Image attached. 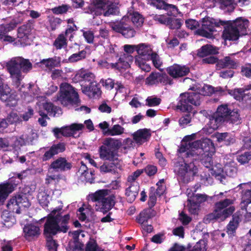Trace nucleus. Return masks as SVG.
I'll list each match as a JSON object with an SVG mask.
<instances>
[{"instance_id":"1","label":"nucleus","mask_w":251,"mask_h":251,"mask_svg":"<svg viewBox=\"0 0 251 251\" xmlns=\"http://www.w3.org/2000/svg\"><path fill=\"white\" fill-rule=\"evenodd\" d=\"M201 142V140H197L192 143L191 149L185 153L183 163L178 166L176 173L178 179L183 183H188L193 180L197 173L198 168L193 162H191L192 156L189 155V153L200 149Z\"/></svg>"},{"instance_id":"2","label":"nucleus","mask_w":251,"mask_h":251,"mask_svg":"<svg viewBox=\"0 0 251 251\" xmlns=\"http://www.w3.org/2000/svg\"><path fill=\"white\" fill-rule=\"evenodd\" d=\"M6 67L12 82L18 88L20 87L24 77L22 73L27 74L32 69V64L28 59L22 57H15L11 58L6 64Z\"/></svg>"},{"instance_id":"3","label":"nucleus","mask_w":251,"mask_h":251,"mask_svg":"<svg viewBox=\"0 0 251 251\" xmlns=\"http://www.w3.org/2000/svg\"><path fill=\"white\" fill-rule=\"evenodd\" d=\"M3 23L0 24V50L8 44L15 43L16 38L8 34L23 21V16L15 15L13 18L7 17L2 19Z\"/></svg>"},{"instance_id":"4","label":"nucleus","mask_w":251,"mask_h":251,"mask_svg":"<svg viewBox=\"0 0 251 251\" xmlns=\"http://www.w3.org/2000/svg\"><path fill=\"white\" fill-rule=\"evenodd\" d=\"M109 192V190L101 189L89 195L91 200L96 202V211L105 214L115 205V197L113 194L110 195Z\"/></svg>"},{"instance_id":"5","label":"nucleus","mask_w":251,"mask_h":251,"mask_svg":"<svg viewBox=\"0 0 251 251\" xmlns=\"http://www.w3.org/2000/svg\"><path fill=\"white\" fill-rule=\"evenodd\" d=\"M70 215H64L61 221L55 220L53 217L47 218L44 225L43 234L45 237H53L59 233H66L69 229L68 226Z\"/></svg>"},{"instance_id":"6","label":"nucleus","mask_w":251,"mask_h":251,"mask_svg":"<svg viewBox=\"0 0 251 251\" xmlns=\"http://www.w3.org/2000/svg\"><path fill=\"white\" fill-rule=\"evenodd\" d=\"M57 100L64 106L71 105L77 107L80 103L77 92L71 85L67 83L61 85Z\"/></svg>"},{"instance_id":"7","label":"nucleus","mask_w":251,"mask_h":251,"mask_svg":"<svg viewBox=\"0 0 251 251\" xmlns=\"http://www.w3.org/2000/svg\"><path fill=\"white\" fill-rule=\"evenodd\" d=\"M201 22V26L198 29V34L207 38H211L213 37V32L217 31L216 27H220L225 25V21L218 20L209 17L202 18Z\"/></svg>"},{"instance_id":"8","label":"nucleus","mask_w":251,"mask_h":251,"mask_svg":"<svg viewBox=\"0 0 251 251\" xmlns=\"http://www.w3.org/2000/svg\"><path fill=\"white\" fill-rule=\"evenodd\" d=\"M101 68L118 71L120 72L126 68L125 57L104 54V58L98 62Z\"/></svg>"},{"instance_id":"9","label":"nucleus","mask_w":251,"mask_h":251,"mask_svg":"<svg viewBox=\"0 0 251 251\" xmlns=\"http://www.w3.org/2000/svg\"><path fill=\"white\" fill-rule=\"evenodd\" d=\"M234 202L232 199H225L215 203V213L218 214L220 220L224 221L232 215L235 210V206L232 205Z\"/></svg>"},{"instance_id":"10","label":"nucleus","mask_w":251,"mask_h":251,"mask_svg":"<svg viewBox=\"0 0 251 251\" xmlns=\"http://www.w3.org/2000/svg\"><path fill=\"white\" fill-rule=\"evenodd\" d=\"M30 203L25 194H20L13 196L7 204V207L10 210L19 214L22 208H27Z\"/></svg>"},{"instance_id":"11","label":"nucleus","mask_w":251,"mask_h":251,"mask_svg":"<svg viewBox=\"0 0 251 251\" xmlns=\"http://www.w3.org/2000/svg\"><path fill=\"white\" fill-rule=\"evenodd\" d=\"M230 111L227 104H221L218 107L216 111L209 117L210 123L214 124L216 126L213 127V128H217L227 120Z\"/></svg>"},{"instance_id":"12","label":"nucleus","mask_w":251,"mask_h":251,"mask_svg":"<svg viewBox=\"0 0 251 251\" xmlns=\"http://www.w3.org/2000/svg\"><path fill=\"white\" fill-rule=\"evenodd\" d=\"M93 2L97 8L102 10L103 15L105 17L116 15L119 12L118 3L114 2L113 0H93Z\"/></svg>"},{"instance_id":"13","label":"nucleus","mask_w":251,"mask_h":251,"mask_svg":"<svg viewBox=\"0 0 251 251\" xmlns=\"http://www.w3.org/2000/svg\"><path fill=\"white\" fill-rule=\"evenodd\" d=\"M84 127L82 124L74 123L69 126H64L61 128L55 127L52 131L57 139L61 138L60 134L65 137H74L76 131L82 130Z\"/></svg>"},{"instance_id":"14","label":"nucleus","mask_w":251,"mask_h":251,"mask_svg":"<svg viewBox=\"0 0 251 251\" xmlns=\"http://www.w3.org/2000/svg\"><path fill=\"white\" fill-rule=\"evenodd\" d=\"M44 149L45 151L42 159L43 161H47L52 158L55 155L64 152L66 149V145L64 142H59L53 144L50 147H45Z\"/></svg>"},{"instance_id":"15","label":"nucleus","mask_w":251,"mask_h":251,"mask_svg":"<svg viewBox=\"0 0 251 251\" xmlns=\"http://www.w3.org/2000/svg\"><path fill=\"white\" fill-rule=\"evenodd\" d=\"M166 0H148V3L156 9L164 10L167 11L169 16L176 17L178 13L177 7L171 4H168L166 2Z\"/></svg>"},{"instance_id":"16","label":"nucleus","mask_w":251,"mask_h":251,"mask_svg":"<svg viewBox=\"0 0 251 251\" xmlns=\"http://www.w3.org/2000/svg\"><path fill=\"white\" fill-rule=\"evenodd\" d=\"M168 74L174 79L187 75L190 72V68L186 65L174 64L166 69Z\"/></svg>"},{"instance_id":"17","label":"nucleus","mask_w":251,"mask_h":251,"mask_svg":"<svg viewBox=\"0 0 251 251\" xmlns=\"http://www.w3.org/2000/svg\"><path fill=\"white\" fill-rule=\"evenodd\" d=\"M231 21H225L226 26L223 31L222 37L225 41H236L239 39L240 34L239 32L230 24Z\"/></svg>"},{"instance_id":"18","label":"nucleus","mask_w":251,"mask_h":251,"mask_svg":"<svg viewBox=\"0 0 251 251\" xmlns=\"http://www.w3.org/2000/svg\"><path fill=\"white\" fill-rule=\"evenodd\" d=\"M72 167V163L68 162L65 157H59L50 163L49 168L55 172H62L70 171Z\"/></svg>"},{"instance_id":"19","label":"nucleus","mask_w":251,"mask_h":251,"mask_svg":"<svg viewBox=\"0 0 251 251\" xmlns=\"http://www.w3.org/2000/svg\"><path fill=\"white\" fill-rule=\"evenodd\" d=\"M230 24L239 32L241 37L248 34L247 29L249 26V21L243 17H240L235 20L231 21Z\"/></svg>"},{"instance_id":"20","label":"nucleus","mask_w":251,"mask_h":251,"mask_svg":"<svg viewBox=\"0 0 251 251\" xmlns=\"http://www.w3.org/2000/svg\"><path fill=\"white\" fill-rule=\"evenodd\" d=\"M213 154V153L203 152L202 153H198V156H196V155H194V154L192 155V153L190 152L189 153V155L192 156L191 162L194 163V161H200L205 167L210 168L212 167L213 164L212 157Z\"/></svg>"},{"instance_id":"21","label":"nucleus","mask_w":251,"mask_h":251,"mask_svg":"<svg viewBox=\"0 0 251 251\" xmlns=\"http://www.w3.org/2000/svg\"><path fill=\"white\" fill-rule=\"evenodd\" d=\"M16 185L9 182L0 183V206L3 205L10 194L13 192Z\"/></svg>"},{"instance_id":"22","label":"nucleus","mask_w":251,"mask_h":251,"mask_svg":"<svg viewBox=\"0 0 251 251\" xmlns=\"http://www.w3.org/2000/svg\"><path fill=\"white\" fill-rule=\"evenodd\" d=\"M151 135V130L148 128L139 129L132 134L133 139L140 145L149 141Z\"/></svg>"},{"instance_id":"23","label":"nucleus","mask_w":251,"mask_h":251,"mask_svg":"<svg viewBox=\"0 0 251 251\" xmlns=\"http://www.w3.org/2000/svg\"><path fill=\"white\" fill-rule=\"evenodd\" d=\"M215 151V148L214 144L211 140L208 138H205L201 140V148L198 150L194 151H191V153L193 155L198 156V153H213Z\"/></svg>"},{"instance_id":"24","label":"nucleus","mask_w":251,"mask_h":251,"mask_svg":"<svg viewBox=\"0 0 251 251\" xmlns=\"http://www.w3.org/2000/svg\"><path fill=\"white\" fill-rule=\"evenodd\" d=\"M81 86L82 92L90 97L94 98L101 95V91L99 87V84L96 81L88 85L82 84Z\"/></svg>"},{"instance_id":"25","label":"nucleus","mask_w":251,"mask_h":251,"mask_svg":"<svg viewBox=\"0 0 251 251\" xmlns=\"http://www.w3.org/2000/svg\"><path fill=\"white\" fill-rule=\"evenodd\" d=\"M249 89V86H247L245 88H236L233 90H228V93L237 100H249L250 93H246L245 92Z\"/></svg>"},{"instance_id":"26","label":"nucleus","mask_w":251,"mask_h":251,"mask_svg":"<svg viewBox=\"0 0 251 251\" xmlns=\"http://www.w3.org/2000/svg\"><path fill=\"white\" fill-rule=\"evenodd\" d=\"M176 108L183 112L190 113L192 111L193 107L189 102L185 93L180 94Z\"/></svg>"},{"instance_id":"27","label":"nucleus","mask_w":251,"mask_h":251,"mask_svg":"<svg viewBox=\"0 0 251 251\" xmlns=\"http://www.w3.org/2000/svg\"><path fill=\"white\" fill-rule=\"evenodd\" d=\"M99 151L100 157L102 160H113L118 158L117 152L114 151L103 144L100 147Z\"/></svg>"},{"instance_id":"28","label":"nucleus","mask_w":251,"mask_h":251,"mask_svg":"<svg viewBox=\"0 0 251 251\" xmlns=\"http://www.w3.org/2000/svg\"><path fill=\"white\" fill-rule=\"evenodd\" d=\"M126 186H128L126 188V201L132 203L138 194L139 186L136 182L130 183V185L126 184Z\"/></svg>"},{"instance_id":"29","label":"nucleus","mask_w":251,"mask_h":251,"mask_svg":"<svg viewBox=\"0 0 251 251\" xmlns=\"http://www.w3.org/2000/svg\"><path fill=\"white\" fill-rule=\"evenodd\" d=\"M100 167V172L109 173L116 172V169L119 167V160L118 158L113 160H107Z\"/></svg>"},{"instance_id":"30","label":"nucleus","mask_w":251,"mask_h":251,"mask_svg":"<svg viewBox=\"0 0 251 251\" xmlns=\"http://www.w3.org/2000/svg\"><path fill=\"white\" fill-rule=\"evenodd\" d=\"M155 215V211L149 207L143 210L137 217L136 220L139 224H143L147 222L148 220L153 218Z\"/></svg>"},{"instance_id":"31","label":"nucleus","mask_w":251,"mask_h":251,"mask_svg":"<svg viewBox=\"0 0 251 251\" xmlns=\"http://www.w3.org/2000/svg\"><path fill=\"white\" fill-rule=\"evenodd\" d=\"M25 236L27 240H30L35 237H38L40 232L39 226L32 224L25 226L23 229Z\"/></svg>"},{"instance_id":"32","label":"nucleus","mask_w":251,"mask_h":251,"mask_svg":"<svg viewBox=\"0 0 251 251\" xmlns=\"http://www.w3.org/2000/svg\"><path fill=\"white\" fill-rule=\"evenodd\" d=\"M61 59L60 57L54 56L53 57L43 59L41 60L40 63L44 65L48 69L52 70L53 68L61 66Z\"/></svg>"},{"instance_id":"33","label":"nucleus","mask_w":251,"mask_h":251,"mask_svg":"<svg viewBox=\"0 0 251 251\" xmlns=\"http://www.w3.org/2000/svg\"><path fill=\"white\" fill-rule=\"evenodd\" d=\"M137 52L138 54L135 58H140L143 59L149 60V57L153 53L150 46H146L143 44L138 45Z\"/></svg>"},{"instance_id":"34","label":"nucleus","mask_w":251,"mask_h":251,"mask_svg":"<svg viewBox=\"0 0 251 251\" xmlns=\"http://www.w3.org/2000/svg\"><path fill=\"white\" fill-rule=\"evenodd\" d=\"M218 53L216 47L209 44L202 46L198 50L197 55L200 57H204L211 54H216Z\"/></svg>"},{"instance_id":"35","label":"nucleus","mask_w":251,"mask_h":251,"mask_svg":"<svg viewBox=\"0 0 251 251\" xmlns=\"http://www.w3.org/2000/svg\"><path fill=\"white\" fill-rule=\"evenodd\" d=\"M104 54L115 55L117 57L122 56L126 58V45L119 47L117 45H110L109 51Z\"/></svg>"},{"instance_id":"36","label":"nucleus","mask_w":251,"mask_h":251,"mask_svg":"<svg viewBox=\"0 0 251 251\" xmlns=\"http://www.w3.org/2000/svg\"><path fill=\"white\" fill-rule=\"evenodd\" d=\"M218 66L221 68H227L230 69H235L237 67L235 60L229 56H226L223 59L219 60L218 62Z\"/></svg>"},{"instance_id":"37","label":"nucleus","mask_w":251,"mask_h":251,"mask_svg":"<svg viewBox=\"0 0 251 251\" xmlns=\"http://www.w3.org/2000/svg\"><path fill=\"white\" fill-rule=\"evenodd\" d=\"M215 137L219 143L224 142L226 146L233 144L235 142V138L227 132L217 133Z\"/></svg>"},{"instance_id":"38","label":"nucleus","mask_w":251,"mask_h":251,"mask_svg":"<svg viewBox=\"0 0 251 251\" xmlns=\"http://www.w3.org/2000/svg\"><path fill=\"white\" fill-rule=\"evenodd\" d=\"M79 79V81L84 84L85 82H88L89 84H92L95 82V76L94 74L91 72H88L85 71H80L76 75Z\"/></svg>"},{"instance_id":"39","label":"nucleus","mask_w":251,"mask_h":251,"mask_svg":"<svg viewBox=\"0 0 251 251\" xmlns=\"http://www.w3.org/2000/svg\"><path fill=\"white\" fill-rule=\"evenodd\" d=\"M103 144L114 151H117L122 146V142L121 139H115L113 138H106L103 141Z\"/></svg>"},{"instance_id":"40","label":"nucleus","mask_w":251,"mask_h":251,"mask_svg":"<svg viewBox=\"0 0 251 251\" xmlns=\"http://www.w3.org/2000/svg\"><path fill=\"white\" fill-rule=\"evenodd\" d=\"M11 89L7 84H4L3 79L0 76V99L7 101L10 96Z\"/></svg>"},{"instance_id":"41","label":"nucleus","mask_w":251,"mask_h":251,"mask_svg":"<svg viewBox=\"0 0 251 251\" xmlns=\"http://www.w3.org/2000/svg\"><path fill=\"white\" fill-rule=\"evenodd\" d=\"M126 18L130 19L137 27L141 26L144 20L143 16L137 12H133L132 13L128 12L126 13Z\"/></svg>"},{"instance_id":"42","label":"nucleus","mask_w":251,"mask_h":251,"mask_svg":"<svg viewBox=\"0 0 251 251\" xmlns=\"http://www.w3.org/2000/svg\"><path fill=\"white\" fill-rule=\"evenodd\" d=\"M84 251H104V250L98 246L95 239L90 238L86 244Z\"/></svg>"},{"instance_id":"43","label":"nucleus","mask_w":251,"mask_h":251,"mask_svg":"<svg viewBox=\"0 0 251 251\" xmlns=\"http://www.w3.org/2000/svg\"><path fill=\"white\" fill-rule=\"evenodd\" d=\"M188 99L191 104L195 106L200 105L201 104V94L198 92H186Z\"/></svg>"},{"instance_id":"44","label":"nucleus","mask_w":251,"mask_h":251,"mask_svg":"<svg viewBox=\"0 0 251 251\" xmlns=\"http://www.w3.org/2000/svg\"><path fill=\"white\" fill-rule=\"evenodd\" d=\"M86 54L87 52L85 50L79 51L77 53H73L68 58V62L73 63L84 59L86 57Z\"/></svg>"},{"instance_id":"45","label":"nucleus","mask_w":251,"mask_h":251,"mask_svg":"<svg viewBox=\"0 0 251 251\" xmlns=\"http://www.w3.org/2000/svg\"><path fill=\"white\" fill-rule=\"evenodd\" d=\"M239 217L238 216L233 215L232 219L231 220L227 226V232L228 234H233L235 232L236 229L238 227L239 224Z\"/></svg>"},{"instance_id":"46","label":"nucleus","mask_w":251,"mask_h":251,"mask_svg":"<svg viewBox=\"0 0 251 251\" xmlns=\"http://www.w3.org/2000/svg\"><path fill=\"white\" fill-rule=\"evenodd\" d=\"M28 140L26 137V135L23 134L20 137H16L12 147L15 150L20 149V148L25 145L26 142H28Z\"/></svg>"},{"instance_id":"47","label":"nucleus","mask_w":251,"mask_h":251,"mask_svg":"<svg viewBox=\"0 0 251 251\" xmlns=\"http://www.w3.org/2000/svg\"><path fill=\"white\" fill-rule=\"evenodd\" d=\"M161 73L153 72L146 79V83L148 85L158 84L159 83V79Z\"/></svg>"},{"instance_id":"48","label":"nucleus","mask_w":251,"mask_h":251,"mask_svg":"<svg viewBox=\"0 0 251 251\" xmlns=\"http://www.w3.org/2000/svg\"><path fill=\"white\" fill-rule=\"evenodd\" d=\"M53 46L57 50H60L67 46V39L63 33L60 34L53 43Z\"/></svg>"},{"instance_id":"49","label":"nucleus","mask_w":251,"mask_h":251,"mask_svg":"<svg viewBox=\"0 0 251 251\" xmlns=\"http://www.w3.org/2000/svg\"><path fill=\"white\" fill-rule=\"evenodd\" d=\"M125 17L126 16L123 17L122 21L114 23L111 26L113 30H114L116 32L122 34L124 36H125V35L126 25L123 20L124 18H125Z\"/></svg>"},{"instance_id":"50","label":"nucleus","mask_w":251,"mask_h":251,"mask_svg":"<svg viewBox=\"0 0 251 251\" xmlns=\"http://www.w3.org/2000/svg\"><path fill=\"white\" fill-rule=\"evenodd\" d=\"M31 25L30 24L23 25L18 29V37L23 38L24 36L27 37L31 31Z\"/></svg>"},{"instance_id":"51","label":"nucleus","mask_w":251,"mask_h":251,"mask_svg":"<svg viewBox=\"0 0 251 251\" xmlns=\"http://www.w3.org/2000/svg\"><path fill=\"white\" fill-rule=\"evenodd\" d=\"M169 22H168L167 26H168L169 28L177 29L180 28L182 24L181 19L169 17Z\"/></svg>"},{"instance_id":"52","label":"nucleus","mask_w":251,"mask_h":251,"mask_svg":"<svg viewBox=\"0 0 251 251\" xmlns=\"http://www.w3.org/2000/svg\"><path fill=\"white\" fill-rule=\"evenodd\" d=\"M124 128L119 125H115L113 126L112 128L108 129L105 131V133L107 135L114 136L119 135L122 134L124 132Z\"/></svg>"},{"instance_id":"53","label":"nucleus","mask_w":251,"mask_h":251,"mask_svg":"<svg viewBox=\"0 0 251 251\" xmlns=\"http://www.w3.org/2000/svg\"><path fill=\"white\" fill-rule=\"evenodd\" d=\"M237 160L241 164H245L249 163L251 159V152L246 151L244 153L239 154L236 156Z\"/></svg>"},{"instance_id":"54","label":"nucleus","mask_w":251,"mask_h":251,"mask_svg":"<svg viewBox=\"0 0 251 251\" xmlns=\"http://www.w3.org/2000/svg\"><path fill=\"white\" fill-rule=\"evenodd\" d=\"M62 209L61 207H56L55 209H53L51 211V212L47 215V218H51L53 217L55 220H59L61 221L63 219V218L64 217L62 215Z\"/></svg>"},{"instance_id":"55","label":"nucleus","mask_w":251,"mask_h":251,"mask_svg":"<svg viewBox=\"0 0 251 251\" xmlns=\"http://www.w3.org/2000/svg\"><path fill=\"white\" fill-rule=\"evenodd\" d=\"M227 120L233 124H238L241 120L239 110L238 109H234L230 111V114L227 118Z\"/></svg>"},{"instance_id":"56","label":"nucleus","mask_w":251,"mask_h":251,"mask_svg":"<svg viewBox=\"0 0 251 251\" xmlns=\"http://www.w3.org/2000/svg\"><path fill=\"white\" fill-rule=\"evenodd\" d=\"M148 60L143 59L140 58H135V64L137 65L142 70L148 72L151 70V67L150 65L146 63V61Z\"/></svg>"},{"instance_id":"57","label":"nucleus","mask_w":251,"mask_h":251,"mask_svg":"<svg viewBox=\"0 0 251 251\" xmlns=\"http://www.w3.org/2000/svg\"><path fill=\"white\" fill-rule=\"evenodd\" d=\"M207 197L206 195L198 194L191 196L190 199L188 200V201H195L200 205L201 203L207 200Z\"/></svg>"},{"instance_id":"58","label":"nucleus","mask_w":251,"mask_h":251,"mask_svg":"<svg viewBox=\"0 0 251 251\" xmlns=\"http://www.w3.org/2000/svg\"><path fill=\"white\" fill-rule=\"evenodd\" d=\"M156 196L155 193V188L151 187L149 193V199L148 202L149 207L152 208L154 206L156 202Z\"/></svg>"},{"instance_id":"59","label":"nucleus","mask_w":251,"mask_h":251,"mask_svg":"<svg viewBox=\"0 0 251 251\" xmlns=\"http://www.w3.org/2000/svg\"><path fill=\"white\" fill-rule=\"evenodd\" d=\"M251 202V189H247L244 191L242 192V201L241 202V204H247L246 206H247L248 204Z\"/></svg>"},{"instance_id":"60","label":"nucleus","mask_w":251,"mask_h":251,"mask_svg":"<svg viewBox=\"0 0 251 251\" xmlns=\"http://www.w3.org/2000/svg\"><path fill=\"white\" fill-rule=\"evenodd\" d=\"M46 238V246L49 251H57L58 245L55 240L53 239V237H45Z\"/></svg>"},{"instance_id":"61","label":"nucleus","mask_w":251,"mask_h":251,"mask_svg":"<svg viewBox=\"0 0 251 251\" xmlns=\"http://www.w3.org/2000/svg\"><path fill=\"white\" fill-rule=\"evenodd\" d=\"M6 120L10 125L19 123L21 121L18 114L14 112H11L8 115Z\"/></svg>"},{"instance_id":"62","label":"nucleus","mask_w":251,"mask_h":251,"mask_svg":"<svg viewBox=\"0 0 251 251\" xmlns=\"http://www.w3.org/2000/svg\"><path fill=\"white\" fill-rule=\"evenodd\" d=\"M69 6L66 4H62L51 9V12L56 15L62 14L67 13L68 11Z\"/></svg>"},{"instance_id":"63","label":"nucleus","mask_w":251,"mask_h":251,"mask_svg":"<svg viewBox=\"0 0 251 251\" xmlns=\"http://www.w3.org/2000/svg\"><path fill=\"white\" fill-rule=\"evenodd\" d=\"M169 17L165 15H155L153 16V19L157 23L167 26Z\"/></svg>"},{"instance_id":"64","label":"nucleus","mask_w":251,"mask_h":251,"mask_svg":"<svg viewBox=\"0 0 251 251\" xmlns=\"http://www.w3.org/2000/svg\"><path fill=\"white\" fill-rule=\"evenodd\" d=\"M38 201L40 205L44 208L48 206L50 202L49 196L44 193L40 194L38 196Z\"/></svg>"}]
</instances>
